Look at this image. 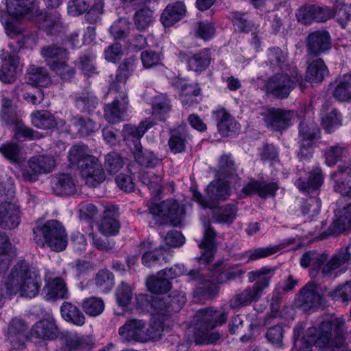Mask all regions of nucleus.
Wrapping results in <instances>:
<instances>
[{"mask_svg": "<svg viewBox=\"0 0 351 351\" xmlns=\"http://www.w3.org/2000/svg\"><path fill=\"white\" fill-rule=\"evenodd\" d=\"M32 335L42 339H53L58 334V329L52 317L41 319L32 326Z\"/></svg>", "mask_w": 351, "mask_h": 351, "instance_id": "obj_25", "label": "nucleus"}, {"mask_svg": "<svg viewBox=\"0 0 351 351\" xmlns=\"http://www.w3.org/2000/svg\"><path fill=\"white\" fill-rule=\"evenodd\" d=\"M69 60L61 61V62H53L50 64L49 69L56 73L62 80L70 81L75 75V69L68 64Z\"/></svg>", "mask_w": 351, "mask_h": 351, "instance_id": "obj_59", "label": "nucleus"}, {"mask_svg": "<svg viewBox=\"0 0 351 351\" xmlns=\"http://www.w3.org/2000/svg\"><path fill=\"white\" fill-rule=\"evenodd\" d=\"M306 52L308 55L317 56L331 47L329 33L325 30L315 31L306 38Z\"/></svg>", "mask_w": 351, "mask_h": 351, "instance_id": "obj_11", "label": "nucleus"}, {"mask_svg": "<svg viewBox=\"0 0 351 351\" xmlns=\"http://www.w3.org/2000/svg\"><path fill=\"white\" fill-rule=\"evenodd\" d=\"M299 301L304 309L324 306L325 298L322 289L315 283L306 284L300 291Z\"/></svg>", "mask_w": 351, "mask_h": 351, "instance_id": "obj_13", "label": "nucleus"}, {"mask_svg": "<svg viewBox=\"0 0 351 351\" xmlns=\"http://www.w3.org/2000/svg\"><path fill=\"white\" fill-rule=\"evenodd\" d=\"M149 210L160 225L168 223L173 226L180 225L185 215L184 206L173 199H169L159 204L149 206Z\"/></svg>", "mask_w": 351, "mask_h": 351, "instance_id": "obj_7", "label": "nucleus"}, {"mask_svg": "<svg viewBox=\"0 0 351 351\" xmlns=\"http://www.w3.org/2000/svg\"><path fill=\"white\" fill-rule=\"evenodd\" d=\"M154 123L149 119L142 121L138 127L132 125H125L123 130L124 138H135L138 141L146 132L153 127Z\"/></svg>", "mask_w": 351, "mask_h": 351, "instance_id": "obj_45", "label": "nucleus"}, {"mask_svg": "<svg viewBox=\"0 0 351 351\" xmlns=\"http://www.w3.org/2000/svg\"><path fill=\"white\" fill-rule=\"evenodd\" d=\"M218 119L217 127L222 136H228L230 132L237 129V123L233 117L224 109L215 112Z\"/></svg>", "mask_w": 351, "mask_h": 351, "instance_id": "obj_44", "label": "nucleus"}, {"mask_svg": "<svg viewBox=\"0 0 351 351\" xmlns=\"http://www.w3.org/2000/svg\"><path fill=\"white\" fill-rule=\"evenodd\" d=\"M0 152L12 163H19L21 160V148L16 143L3 144L0 147Z\"/></svg>", "mask_w": 351, "mask_h": 351, "instance_id": "obj_62", "label": "nucleus"}, {"mask_svg": "<svg viewBox=\"0 0 351 351\" xmlns=\"http://www.w3.org/2000/svg\"><path fill=\"white\" fill-rule=\"evenodd\" d=\"M163 325L160 321H154L148 326L143 319H130L119 329L123 341L147 343L157 341L162 337Z\"/></svg>", "mask_w": 351, "mask_h": 351, "instance_id": "obj_3", "label": "nucleus"}, {"mask_svg": "<svg viewBox=\"0 0 351 351\" xmlns=\"http://www.w3.org/2000/svg\"><path fill=\"white\" fill-rule=\"evenodd\" d=\"M268 63L273 66L274 70L278 68L283 71L287 68L285 63L287 53L279 47H274L269 49L267 54Z\"/></svg>", "mask_w": 351, "mask_h": 351, "instance_id": "obj_54", "label": "nucleus"}, {"mask_svg": "<svg viewBox=\"0 0 351 351\" xmlns=\"http://www.w3.org/2000/svg\"><path fill=\"white\" fill-rule=\"evenodd\" d=\"M34 19L39 27L46 31L47 34L55 35L63 29L61 19L56 12L47 14L39 9Z\"/></svg>", "mask_w": 351, "mask_h": 351, "instance_id": "obj_20", "label": "nucleus"}, {"mask_svg": "<svg viewBox=\"0 0 351 351\" xmlns=\"http://www.w3.org/2000/svg\"><path fill=\"white\" fill-rule=\"evenodd\" d=\"M293 114L291 110L274 108L265 112L263 120L267 128L281 132L291 125Z\"/></svg>", "mask_w": 351, "mask_h": 351, "instance_id": "obj_9", "label": "nucleus"}, {"mask_svg": "<svg viewBox=\"0 0 351 351\" xmlns=\"http://www.w3.org/2000/svg\"><path fill=\"white\" fill-rule=\"evenodd\" d=\"M274 270V268L263 267L261 269L250 271L247 274L248 280L250 282L257 280L254 284L258 285V287L263 293V290L269 287Z\"/></svg>", "mask_w": 351, "mask_h": 351, "instance_id": "obj_37", "label": "nucleus"}, {"mask_svg": "<svg viewBox=\"0 0 351 351\" xmlns=\"http://www.w3.org/2000/svg\"><path fill=\"white\" fill-rule=\"evenodd\" d=\"M351 265V252L349 247H342L334 254L322 269L324 276H330L332 272L341 267Z\"/></svg>", "mask_w": 351, "mask_h": 351, "instance_id": "obj_19", "label": "nucleus"}, {"mask_svg": "<svg viewBox=\"0 0 351 351\" xmlns=\"http://www.w3.org/2000/svg\"><path fill=\"white\" fill-rule=\"evenodd\" d=\"M206 193L210 202H214L215 206L216 202L224 201L230 195V187L228 183L222 179L211 182L206 189Z\"/></svg>", "mask_w": 351, "mask_h": 351, "instance_id": "obj_27", "label": "nucleus"}, {"mask_svg": "<svg viewBox=\"0 0 351 351\" xmlns=\"http://www.w3.org/2000/svg\"><path fill=\"white\" fill-rule=\"evenodd\" d=\"M40 54L49 67L53 62L59 63L61 61L69 60L67 49L57 45L43 47L40 49Z\"/></svg>", "mask_w": 351, "mask_h": 351, "instance_id": "obj_28", "label": "nucleus"}, {"mask_svg": "<svg viewBox=\"0 0 351 351\" xmlns=\"http://www.w3.org/2000/svg\"><path fill=\"white\" fill-rule=\"evenodd\" d=\"M335 215L336 219L324 233L326 235H339L351 228V202L338 206Z\"/></svg>", "mask_w": 351, "mask_h": 351, "instance_id": "obj_10", "label": "nucleus"}, {"mask_svg": "<svg viewBox=\"0 0 351 351\" xmlns=\"http://www.w3.org/2000/svg\"><path fill=\"white\" fill-rule=\"evenodd\" d=\"M90 349V344L84 337L66 335L63 339V346L60 351H88Z\"/></svg>", "mask_w": 351, "mask_h": 351, "instance_id": "obj_40", "label": "nucleus"}, {"mask_svg": "<svg viewBox=\"0 0 351 351\" xmlns=\"http://www.w3.org/2000/svg\"><path fill=\"white\" fill-rule=\"evenodd\" d=\"M169 304V312L172 314L178 312L186 302L185 294L183 292L174 291L166 296Z\"/></svg>", "mask_w": 351, "mask_h": 351, "instance_id": "obj_64", "label": "nucleus"}, {"mask_svg": "<svg viewBox=\"0 0 351 351\" xmlns=\"http://www.w3.org/2000/svg\"><path fill=\"white\" fill-rule=\"evenodd\" d=\"M44 291L45 298L49 301L66 299L69 296V290L66 285L64 279L60 277L45 279Z\"/></svg>", "mask_w": 351, "mask_h": 351, "instance_id": "obj_18", "label": "nucleus"}, {"mask_svg": "<svg viewBox=\"0 0 351 351\" xmlns=\"http://www.w3.org/2000/svg\"><path fill=\"white\" fill-rule=\"evenodd\" d=\"M91 156L86 145L76 144L70 149L68 157L71 164L79 167L82 163V161Z\"/></svg>", "mask_w": 351, "mask_h": 351, "instance_id": "obj_53", "label": "nucleus"}, {"mask_svg": "<svg viewBox=\"0 0 351 351\" xmlns=\"http://www.w3.org/2000/svg\"><path fill=\"white\" fill-rule=\"evenodd\" d=\"M124 164L123 157L118 153L110 152L105 156L104 167L110 173H117Z\"/></svg>", "mask_w": 351, "mask_h": 351, "instance_id": "obj_60", "label": "nucleus"}, {"mask_svg": "<svg viewBox=\"0 0 351 351\" xmlns=\"http://www.w3.org/2000/svg\"><path fill=\"white\" fill-rule=\"evenodd\" d=\"M169 304L165 297L154 296L152 303H151V310L153 313L157 315L159 317L164 319L172 315L169 312Z\"/></svg>", "mask_w": 351, "mask_h": 351, "instance_id": "obj_61", "label": "nucleus"}, {"mask_svg": "<svg viewBox=\"0 0 351 351\" xmlns=\"http://www.w3.org/2000/svg\"><path fill=\"white\" fill-rule=\"evenodd\" d=\"M139 179L152 193L157 195L162 191V178L156 173L151 171L143 172Z\"/></svg>", "mask_w": 351, "mask_h": 351, "instance_id": "obj_52", "label": "nucleus"}, {"mask_svg": "<svg viewBox=\"0 0 351 351\" xmlns=\"http://www.w3.org/2000/svg\"><path fill=\"white\" fill-rule=\"evenodd\" d=\"M328 73V71L324 60L317 58L308 64L306 72L305 81L320 82Z\"/></svg>", "mask_w": 351, "mask_h": 351, "instance_id": "obj_31", "label": "nucleus"}, {"mask_svg": "<svg viewBox=\"0 0 351 351\" xmlns=\"http://www.w3.org/2000/svg\"><path fill=\"white\" fill-rule=\"evenodd\" d=\"M134 67V60L132 58L125 59L119 65L115 77L114 82L112 86V89L115 90V87L124 90L125 84L127 79L129 77Z\"/></svg>", "mask_w": 351, "mask_h": 351, "instance_id": "obj_41", "label": "nucleus"}, {"mask_svg": "<svg viewBox=\"0 0 351 351\" xmlns=\"http://www.w3.org/2000/svg\"><path fill=\"white\" fill-rule=\"evenodd\" d=\"M15 93L33 105L40 104L44 99L43 91L29 84H22L15 87Z\"/></svg>", "mask_w": 351, "mask_h": 351, "instance_id": "obj_30", "label": "nucleus"}, {"mask_svg": "<svg viewBox=\"0 0 351 351\" xmlns=\"http://www.w3.org/2000/svg\"><path fill=\"white\" fill-rule=\"evenodd\" d=\"M52 191L57 195H70L75 193V184L67 173L57 174L51 180Z\"/></svg>", "mask_w": 351, "mask_h": 351, "instance_id": "obj_24", "label": "nucleus"}, {"mask_svg": "<svg viewBox=\"0 0 351 351\" xmlns=\"http://www.w3.org/2000/svg\"><path fill=\"white\" fill-rule=\"evenodd\" d=\"M131 23L126 18H120L114 22L110 28V32L114 39L126 38L130 30Z\"/></svg>", "mask_w": 351, "mask_h": 351, "instance_id": "obj_55", "label": "nucleus"}, {"mask_svg": "<svg viewBox=\"0 0 351 351\" xmlns=\"http://www.w3.org/2000/svg\"><path fill=\"white\" fill-rule=\"evenodd\" d=\"M334 16L337 21L342 27H345L347 23L351 17V4H345L344 3L336 1L335 9L332 10Z\"/></svg>", "mask_w": 351, "mask_h": 351, "instance_id": "obj_58", "label": "nucleus"}, {"mask_svg": "<svg viewBox=\"0 0 351 351\" xmlns=\"http://www.w3.org/2000/svg\"><path fill=\"white\" fill-rule=\"evenodd\" d=\"M27 326L24 321L20 319L14 318L10 322L7 332V339L12 345L14 348H21L26 340Z\"/></svg>", "mask_w": 351, "mask_h": 351, "instance_id": "obj_17", "label": "nucleus"}, {"mask_svg": "<svg viewBox=\"0 0 351 351\" xmlns=\"http://www.w3.org/2000/svg\"><path fill=\"white\" fill-rule=\"evenodd\" d=\"M185 14L184 5L178 1L169 5L161 14L160 21L165 27H170L180 21Z\"/></svg>", "mask_w": 351, "mask_h": 351, "instance_id": "obj_29", "label": "nucleus"}, {"mask_svg": "<svg viewBox=\"0 0 351 351\" xmlns=\"http://www.w3.org/2000/svg\"><path fill=\"white\" fill-rule=\"evenodd\" d=\"M298 85L303 90L305 86L302 75L296 67L285 68L281 73H276L268 78L267 91L278 99L289 97L291 92Z\"/></svg>", "mask_w": 351, "mask_h": 351, "instance_id": "obj_6", "label": "nucleus"}, {"mask_svg": "<svg viewBox=\"0 0 351 351\" xmlns=\"http://www.w3.org/2000/svg\"><path fill=\"white\" fill-rule=\"evenodd\" d=\"M332 96L340 101L351 100V74H346L331 83Z\"/></svg>", "mask_w": 351, "mask_h": 351, "instance_id": "obj_26", "label": "nucleus"}, {"mask_svg": "<svg viewBox=\"0 0 351 351\" xmlns=\"http://www.w3.org/2000/svg\"><path fill=\"white\" fill-rule=\"evenodd\" d=\"M319 133V129L313 121L305 120L299 125V136L304 145H313Z\"/></svg>", "mask_w": 351, "mask_h": 351, "instance_id": "obj_32", "label": "nucleus"}, {"mask_svg": "<svg viewBox=\"0 0 351 351\" xmlns=\"http://www.w3.org/2000/svg\"><path fill=\"white\" fill-rule=\"evenodd\" d=\"M19 58L14 53H3L0 55V80L6 84L15 82Z\"/></svg>", "mask_w": 351, "mask_h": 351, "instance_id": "obj_15", "label": "nucleus"}, {"mask_svg": "<svg viewBox=\"0 0 351 351\" xmlns=\"http://www.w3.org/2000/svg\"><path fill=\"white\" fill-rule=\"evenodd\" d=\"M36 243L44 247L45 244L54 252L64 250L67 245V234L63 225L58 220H48L42 226L33 230Z\"/></svg>", "mask_w": 351, "mask_h": 351, "instance_id": "obj_5", "label": "nucleus"}, {"mask_svg": "<svg viewBox=\"0 0 351 351\" xmlns=\"http://www.w3.org/2000/svg\"><path fill=\"white\" fill-rule=\"evenodd\" d=\"M41 278L36 268L21 260L10 269L1 283L0 289L8 296L19 294L21 297L32 298L38 295Z\"/></svg>", "mask_w": 351, "mask_h": 351, "instance_id": "obj_1", "label": "nucleus"}, {"mask_svg": "<svg viewBox=\"0 0 351 351\" xmlns=\"http://www.w3.org/2000/svg\"><path fill=\"white\" fill-rule=\"evenodd\" d=\"M345 320L342 317H332L321 323L312 341L320 349H339L342 347L346 333Z\"/></svg>", "mask_w": 351, "mask_h": 351, "instance_id": "obj_4", "label": "nucleus"}, {"mask_svg": "<svg viewBox=\"0 0 351 351\" xmlns=\"http://www.w3.org/2000/svg\"><path fill=\"white\" fill-rule=\"evenodd\" d=\"M20 223L19 208L13 204L0 205V227L4 229H13Z\"/></svg>", "mask_w": 351, "mask_h": 351, "instance_id": "obj_22", "label": "nucleus"}, {"mask_svg": "<svg viewBox=\"0 0 351 351\" xmlns=\"http://www.w3.org/2000/svg\"><path fill=\"white\" fill-rule=\"evenodd\" d=\"M120 229V223L115 218L106 214L99 223V230L106 236H114Z\"/></svg>", "mask_w": 351, "mask_h": 351, "instance_id": "obj_56", "label": "nucleus"}, {"mask_svg": "<svg viewBox=\"0 0 351 351\" xmlns=\"http://www.w3.org/2000/svg\"><path fill=\"white\" fill-rule=\"evenodd\" d=\"M134 157L137 163L145 167H154L159 162L158 158L153 152L143 149L139 142L134 145Z\"/></svg>", "mask_w": 351, "mask_h": 351, "instance_id": "obj_36", "label": "nucleus"}, {"mask_svg": "<svg viewBox=\"0 0 351 351\" xmlns=\"http://www.w3.org/2000/svg\"><path fill=\"white\" fill-rule=\"evenodd\" d=\"M6 7L9 15L16 18L28 16L34 19L39 12L35 0H7Z\"/></svg>", "mask_w": 351, "mask_h": 351, "instance_id": "obj_14", "label": "nucleus"}, {"mask_svg": "<svg viewBox=\"0 0 351 351\" xmlns=\"http://www.w3.org/2000/svg\"><path fill=\"white\" fill-rule=\"evenodd\" d=\"M28 82L33 86H47L50 83L47 70L44 67L31 66L28 72Z\"/></svg>", "mask_w": 351, "mask_h": 351, "instance_id": "obj_48", "label": "nucleus"}, {"mask_svg": "<svg viewBox=\"0 0 351 351\" xmlns=\"http://www.w3.org/2000/svg\"><path fill=\"white\" fill-rule=\"evenodd\" d=\"M81 176L85 184L90 187H96L104 181V170L98 158L94 156L86 158L78 167Z\"/></svg>", "mask_w": 351, "mask_h": 351, "instance_id": "obj_8", "label": "nucleus"}, {"mask_svg": "<svg viewBox=\"0 0 351 351\" xmlns=\"http://www.w3.org/2000/svg\"><path fill=\"white\" fill-rule=\"evenodd\" d=\"M29 166L38 174L47 173L54 169L55 160L53 158L45 156L32 157L28 161Z\"/></svg>", "mask_w": 351, "mask_h": 351, "instance_id": "obj_43", "label": "nucleus"}, {"mask_svg": "<svg viewBox=\"0 0 351 351\" xmlns=\"http://www.w3.org/2000/svg\"><path fill=\"white\" fill-rule=\"evenodd\" d=\"M323 182V177L319 168L314 169L309 174L308 178H300L295 184L302 191L310 192L317 189Z\"/></svg>", "mask_w": 351, "mask_h": 351, "instance_id": "obj_33", "label": "nucleus"}, {"mask_svg": "<svg viewBox=\"0 0 351 351\" xmlns=\"http://www.w3.org/2000/svg\"><path fill=\"white\" fill-rule=\"evenodd\" d=\"M226 314L212 308L200 309L193 317L195 324L194 339L197 344L215 343L220 337L215 328L226 322Z\"/></svg>", "mask_w": 351, "mask_h": 351, "instance_id": "obj_2", "label": "nucleus"}, {"mask_svg": "<svg viewBox=\"0 0 351 351\" xmlns=\"http://www.w3.org/2000/svg\"><path fill=\"white\" fill-rule=\"evenodd\" d=\"M262 294L258 285L254 284L252 287H248L243 291L237 293L232 299L230 305L232 308L248 306L254 302L258 301Z\"/></svg>", "mask_w": 351, "mask_h": 351, "instance_id": "obj_21", "label": "nucleus"}, {"mask_svg": "<svg viewBox=\"0 0 351 351\" xmlns=\"http://www.w3.org/2000/svg\"><path fill=\"white\" fill-rule=\"evenodd\" d=\"M82 308L87 315L95 317L104 311V303L99 298L91 297L83 301Z\"/></svg>", "mask_w": 351, "mask_h": 351, "instance_id": "obj_57", "label": "nucleus"}, {"mask_svg": "<svg viewBox=\"0 0 351 351\" xmlns=\"http://www.w3.org/2000/svg\"><path fill=\"white\" fill-rule=\"evenodd\" d=\"M8 125L13 126V130L14 132V137L16 139L24 138L28 140H34L42 137L39 132L25 125L19 117L14 118V119L10 121V123Z\"/></svg>", "mask_w": 351, "mask_h": 351, "instance_id": "obj_39", "label": "nucleus"}, {"mask_svg": "<svg viewBox=\"0 0 351 351\" xmlns=\"http://www.w3.org/2000/svg\"><path fill=\"white\" fill-rule=\"evenodd\" d=\"M148 290L154 293H166L171 289V282L164 276H159L158 272L156 276L149 278L146 282Z\"/></svg>", "mask_w": 351, "mask_h": 351, "instance_id": "obj_49", "label": "nucleus"}, {"mask_svg": "<svg viewBox=\"0 0 351 351\" xmlns=\"http://www.w3.org/2000/svg\"><path fill=\"white\" fill-rule=\"evenodd\" d=\"M154 12L148 7L138 10L134 15V23L139 31L145 30L154 21Z\"/></svg>", "mask_w": 351, "mask_h": 351, "instance_id": "obj_47", "label": "nucleus"}, {"mask_svg": "<svg viewBox=\"0 0 351 351\" xmlns=\"http://www.w3.org/2000/svg\"><path fill=\"white\" fill-rule=\"evenodd\" d=\"M75 100L76 107L83 112L93 111L98 104L97 97L90 92H82Z\"/></svg>", "mask_w": 351, "mask_h": 351, "instance_id": "obj_51", "label": "nucleus"}, {"mask_svg": "<svg viewBox=\"0 0 351 351\" xmlns=\"http://www.w3.org/2000/svg\"><path fill=\"white\" fill-rule=\"evenodd\" d=\"M237 212L238 208L236 204H226L214 212L213 218L218 223L230 225L236 219Z\"/></svg>", "mask_w": 351, "mask_h": 351, "instance_id": "obj_46", "label": "nucleus"}, {"mask_svg": "<svg viewBox=\"0 0 351 351\" xmlns=\"http://www.w3.org/2000/svg\"><path fill=\"white\" fill-rule=\"evenodd\" d=\"M62 317L72 324L81 326L85 323V317L80 309L70 302H64L60 307Z\"/></svg>", "mask_w": 351, "mask_h": 351, "instance_id": "obj_38", "label": "nucleus"}, {"mask_svg": "<svg viewBox=\"0 0 351 351\" xmlns=\"http://www.w3.org/2000/svg\"><path fill=\"white\" fill-rule=\"evenodd\" d=\"M210 62L211 56L209 50L204 49L189 57L188 59V66L191 71L201 72L209 66Z\"/></svg>", "mask_w": 351, "mask_h": 351, "instance_id": "obj_42", "label": "nucleus"}, {"mask_svg": "<svg viewBox=\"0 0 351 351\" xmlns=\"http://www.w3.org/2000/svg\"><path fill=\"white\" fill-rule=\"evenodd\" d=\"M235 171L234 162L231 156L229 155L221 156L219 162L217 176L219 177H229L233 176Z\"/></svg>", "mask_w": 351, "mask_h": 351, "instance_id": "obj_63", "label": "nucleus"}, {"mask_svg": "<svg viewBox=\"0 0 351 351\" xmlns=\"http://www.w3.org/2000/svg\"><path fill=\"white\" fill-rule=\"evenodd\" d=\"M32 125L39 129L49 130L56 127L54 116L47 110H36L31 114Z\"/></svg>", "mask_w": 351, "mask_h": 351, "instance_id": "obj_35", "label": "nucleus"}, {"mask_svg": "<svg viewBox=\"0 0 351 351\" xmlns=\"http://www.w3.org/2000/svg\"><path fill=\"white\" fill-rule=\"evenodd\" d=\"M190 279L195 280L199 292L210 298L216 296L219 290V287L215 282L213 278H207L197 270H191L189 273Z\"/></svg>", "mask_w": 351, "mask_h": 351, "instance_id": "obj_23", "label": "nucleus"}, {"mask_svg": "<svg viewBox=\"0 0 351 351\" xmlns=\"http://www.w3.org/2000/svg\"><path fill=\"white\" fill-rule=\"evenodd\" d=\"M186 142V134L183 128L172 131L168 144L170 150L174 154L184 151Z\"/></svg>", "mask_w": 351, "mask_h": 351, "instance_id": "obj_50", "label": "nucleus"}, {"mask_svg": "<svg viewBox=\"0 0 351 351\" xmlns=\"http://www.w3.org/2000/svg\"><path fill=\"white\" fill-rule=\"evenodd\" d=\"M204 235L198 246L202 250V255L198 258V262L202 264H208L212 261L214 256L215 239L216 232L210 226L209 222H204Z\"/></svg>", "mask_w": 351, "mask_h": 351, "instance_id": "obj_16", "label": "nucleus"}, {"mask_svg": "<svg viewBox=\"0 0 351 351\" xmlns=\"http://www.w3.org/2000/svg\"><path fill=\"white\" fill-rule=\"evenodd\" d=\"M341 115L336 108L330 106L328 103L322 106V125L330 133L332 129L341 125Z\"/></svg>", "mask_w": 351, "mask_h": 351, "instance_id": "obj_34", "label": "nucleus"}, {"mask_svg": "<svg viewBox=\"0 0 351 351\" xmlns=\"http://www.w3.org/2000/svg\"><path fill=\"white\" fill-rule=\"evenodd\" d=\"M120 88L115 87V91L118 93L115 99L106 106L104 108V117L111 123L119 122L122 115L126 110L128 101L126 91L120 90Z\"/></svg>", "mask_w": 351, "mask_h": 351, "instance_id": "obj_12", "label": "nucleus"}]
</instances>
